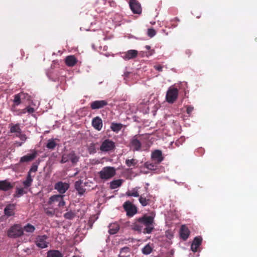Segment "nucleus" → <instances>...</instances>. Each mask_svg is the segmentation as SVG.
Returning a JSON list of instances; mask_svg holds the SVG:
<instances>
[{
  "instance_id": "nucleus-1",
  "label": "nucleus",
  "mask_w": 257,
  "mask_h": 257,
  "mask_svg": "<svg viewBox=\"0 0 257 257\" xmlns=\"http://www.w3.org/2000/svg\"><path fill=\"white\" fill-rule=\"evenodd\" d=\"M154 217L155 215H144L141 217L144 228L143 232L144 234L151 233L154 229Z\"/></svg>"
},
{
  "instance_id": "nucleus-2",
  "label": "nucleus",
  "mask_w": 257,
  "mask_h": 257,
  "mask_svg": "<svg viewBox=\"0 0 257 257\" xmlns=\"http://www.w3.org/2000/svg\"><path fill=\"white\" fill-rule=\"evenodd\" d=\"M98 177L102 181H107L116 174V169L113 167L106 166L102 168L97 173Z\"/></svg>"
},
{
  "instance_id": "nucleus-3",
  "label": "nucleus",
  "mask_w": 257,
  "mask_h": 257,
  "mask_svg": "<svg viewBox=\"0 0 257 257\" xmlns=\"http://www.w3.org/2000/svg\"><path fill=\"white\" fill-rule=\"evenodd\" d=\"M7 235L11 238H18L23 235V227L20 224H14L7 231Z\"/></svg>"
},
{
  "instance_id": "nucleus-4",
  "label": "nucleus",
  "mask_w": 257,
  "mask_h": 257,
  "mask_svg": "<svg viewBox=\"0 0 257 257\" xmlns=\"http://www.w3.org/2000/svg\"><path fill=\"white\" fill-rule=\"evenodd\" d=\"M79 160V157L76 155L74 151L69 153H64L62 156L61 163H65L70 161L73 164H76Z\"/></svg>"
},
{
  "instance_id": "nucleus-5",
  "label": "nucleus",
  "mask_w": 257,
  "mask_h": 257,
  "mask_svg": "<svg viewBox=\"0 0 257 257\" xmlns=\"http://www.w3.org/2000/svg\"><path fill=\"white\" fill-rule=\"evenodd\" d=\"M178 90L174 87H170L166 93V99L169 103H174L178 98Z\"/></svg>"
},
{
  "instance_id": "nucleus-6",
  "label": "nucleus",
  "mask_w": 257,
  "mask_h": 257,
  "mask_svg": "<svg viewBox=\"0 0 257 257\" xmlns=\"http://www.w3.org/2000/svg\"><path fill=\"white\" fill-rule=\"evenodd\" d=\"M115 143L109 139L105 140L101 144L100 150L102 152H107L112 151L115 148Z\"/></svg>"
},
{
  "instance_id": "nucleus-7",
  "label": "nucleus",
  "mask_w": 257,
  "mask_h": 257,
  "mask_svg": "<svg viewBox=\"0 0 257 257\" xmlns=\"http://www.w3.org/2000/svg\"><path fill=\"white\" fill-rule=\"evenodd\" d=\"M63 195L61 194L54 195L52 196L49 200L48 203L50 205H53L55 203H58V207H62L65 205V203L63 199Z\"/></svg>"
},
{
  "instance_id": "nucleus-8",
  "label": "nucleus",
  "mask_w": 257,
  "mask_h": 257,
  "mask_svg": "<svg viewBox=\"0 0 257 257\" xmlns=\"http://www.w3.org/2000/svg\"><path fill=\"white\" fill-rule=\"evenodd\" d=\"M123 206L128 216L132 217L137 213V208L129 201L125 202Z\"/></svg>"
},
{
  "instance_id": "nucleus-9",
  "label": "nucleus",
  "mask_w": 257,
  "mask_h": 257,
  "mask_svg": "<svg viewBox=\"0 0 257 257\" xmlns=\"http://www.w3.org/2000/svg\"><path fill=\"white\" fill-rule=\"evenodd\" d=\"M140 136H134L130 141V147L134 151H139L142 147V144L139 138Z\"/></svg>"
},
{
  "instance_id": "nucleus-10",
  "label": "nucleus",
  "mask_w": 257,
  "mask_h": 257,
  "mask_svg": "<svg viewBox=\"0 0 257 257\" xmlns=\"http://www.w3.org/2000/svg\"><path fill=\"white\" fill-rule=\"evenodd\" d=\"M70 185L66 182L59 181L54 185L55 189L57 190L60 194L65 193L69 188Z\"/></svg>"
},
{
  "instance_id": "nucleus-11",
  "label": "nucleus",
  "mask_w": 257,
  "mask_h": 257,
  "mask_svg": "<svg viewBox=\"0 0 257 257\" xmlns=\"http://www.w3.org/2000/svg\"><path fill=\"white\" fill-rule=\"evenodd\" d=\"M48 236L46 235H39L37 237L36 244L38 247L44 248L48 246L49 242L47 241Z\"/></svg>"
},
{
  "instance_id": "nucleus-12",
  "label": "nucleus",
  "mask_w": 257,
  "mask_h": 257,
  "mask_svg": "<svg viewBox=\"0 0 257 257\" xmlns=\"http://www.w3.org/2000/svg\"><path fill=\"white\" fill-rule=\"evenodd\" d=\"M151 159L155 164H159L163 161L164 158L161 151L156 150L152 153Z\"/></svg>"
},
{
  "instance_id": "nucleus-13",
  "label": "nucleus",
  "mask_w": 257,
  "mask_h": 257,
  "mask_svg": "<svg viewBox=\"0 0 257 257\" xmlns=\"http://www.w3.org/2000/svg\"><path fill=\"white\" fill-rule=\"evenodd\" d=\"M130 7L134 14H140L142 13V8L140 3L137 0H130Z\"/></svg>"
},
{
  "instance_id": "nucleus-14",
  "label": "nucleus",
  "mask_w": 257,
  "mask_h": 257,
  "mask_svg": "<svg viewBox=\"0 0 257 257\" xmlns=\"http://www.w3.org/2000/svg\"><path fill=\"white\" fill-rule=\"evenodd\" d=\"M108 104V102L105 100H95L90 103V107L92 109H98L103 108Z\"/></svg>"
},
{
  "instance_id": "nucleus-15",
  "label": "nucleus",
  "mask_w": 257,
  "mask_h": 257,
  "mask_svg": "<svg viewBox=\"0 0 257 257\" xmlns=\"http://www.w3.org/2000/svg\"><path fill=\"white\" fill-rule=\"evenodd\" d=\"M15 183H11L7 180L0 181V190L9 191L14 188Z\"/></svg>"
},
{
  "instance_id": "nucleus-16",
  "label": "nucleus",
  "mask_w": 257,
  "mask_h": 257,
  "mask_svg": "<svg viewBox=\"0 0 257 257\" xmlns=\"http://www.w3.org/2000/svg\"><path fill=\"white\" fill-rule=\"evenodd\" d=\"M78 59L74 55H69L65 59V63L68 67H73L76 65Z\"/></svg>"
},
{
  "instance_id": "nucleus-17",
  "label": "nucleus",
  "mask_w": 257,
  "mask_h": 257,
  "mask_svg": "<svg viewBox=\"0 0 257 257\" xmlns=\"http://www.w3.org/2000/svg\"><path fill=\"white\" fill-rule=\"evenodd\" d=\"M37 152L36 151H34L33 153L29 154L25 156H23L21 158L20 162L24 163V162H29L33 160L37 156Z\"/></svg>"
},
{
  "instance_id": "nucleus-18",
  "label": "nucleus",
  "mask_w": 257,
  "mask_h": 257,
  "mask_svg": "<svg viewBox=\"0 0 257 257\" xmlns=\"http://www.w3.org/2000/svg\"><path fill=\"white\" fill-rule=\"evenodd\" d=\"M180 235L181 238L186 240L190 235V230L185 225H182L180 229Z\"/></svg>"
},
{
  "instance_id": "nucleus-19",
  "label": "nucleus",
  "mask_w": 257,
  "mask_h": 257,
  "mask_svg": "<svg viewBox=\"0 0 257 257\" xmlns=\"http://www.w3.org/2000/svg\"><path fill=\"white\" fill-rule=\"evenodd\" d=\"M202 241V238L201 236H196L194 238L191 245V248L193 252H196L198 248L201 245Z\"/></svg>"
},
{
  "instance_id": "nucleus-20",
  "label": "nucleus",
  "mask_w": 257,
  "mask_h": 257,
  "mask_svg": "<svg viewBox=\"0 0 257 257\" xmlns=\"http://www.w3.org/2000/svg\"><path fill=\"white\" fill-rule=\"evenodd\" d=\"M138 52L136 50H130L124 53L122 56L123 59L125 60H128L131 59H134L137 57Z\"/></svg>"
},
{
  "instance_id": "nucleus-21",
  "label": "nucleus",
  "mask_w": 257,
  "mask_h": 257,
  "mask_svg": "<svg viewBox=\"0 0 257 257\" xmlns=\"http://www.w3.org/2000/svg\"><path fill=\"white\" fill-rule=\"evenodd\" d=\"M144 228L145 227L143 225L141 217L139 218L137 221L132 225V228L134 230L140 232L142 231L143 232Z\"/></svg>"
},
{
  "instance_id": "nucleus-22",
  "label": "nucleus",
  "mask_w": 257,
  "mask_h": 257,
  "mask_svg": "<svg viewBox=\"0 0 257 257\" xmlns=\"http://www.w3.org/2000/svg\"><path fill=\"white\" fill-rule=\"evenodd\" d=\"M92 125L96 130L100 131L102 127V119L99 116L93 118L92 121Z\"/></svg>"
},
{
  "instance_id": "nucleus-23",
  "label": "nucleus",
  "mask_w": 257,
  "mask_h": 257,
  "mask_svg": "<svg viewBox=\"0 0 257 257\" xmlns=\"http://www.w3.org/2000/svg\"><path fill=\"white\" fill-rule=\"evenodd\" d=\"M15 209V205L14 204H9L6 206L4 209V213L7 216H11L14 215V210Z\"/></svg>"
},
{
  "instance_id": "nucleus-24",
  "label": "nucleus",
  "mask_w": 257,
  "mask_h": 257,
  "mask_svg": "<svg viewBox=\"0 0 257 257\" xmlns=\"http://www.w3.org/2000/svg\"><path fill=\"white\" fill-rule=\"evenodd\" d=\"M109 230L108 232L110 234H114L116 233L119 230L120 226L118 223L114 222L110 223L108 226Z\"/></svg>"
},
{
  "instance_id": "nucleus-25",
  "label": "nucleus",
  "mask_w": 257,
  "mask_h": 257,
  "mask_svg": "<svg viewBox=\"0 0 257 257\" xmlns=\"http://www.w3.org/2000/svg\"><path fill=\"white\" fill-rule=\"evenodd\" d=\"M9 128L10 129V133H17L16 134H19L22 133V130L20 128V125L19 123L10 124Z\"/></svg>"
},
{
  "instance_id": "nucleus-26",
  "label": "nucleus",
  "mask_w": 257,
  "mask_h": 257,
  "mask_svg": "<svg viewBox=\"0 0 257 257\" xmlns=\"http://www.w3.org/2000/svg\"><path fill=\"white\" fill-rule=\"evenodd\" d=\"M82 184V182L81 180L76 181L75 183V188L80 195H83L85 192V189L83 188Z\"/></svg>"
},
{
  "instance_id": "nucleus-27",
  "label": "nucleus",
  "mask_w": 257,
  "mask_h": 257,
  "mask_svg": "<svg viewBox=\"0 0 257 257\" xmlns=\"http://www.w3.org/2000/svg\"><path fill=\"white\" fill-rule=\"evenodd\" d=\"M47 257H63V254L58 250H50L47 252Z\"/></svg>"
},
{
  "instance_id": "nucleus-28",
  "label": "nucleus",
  "mask_w": 257,
  "mask_h": 257,
  "mask_svg": "<svg viewBox=\"0 0 257 257\" xmlns=\"http://www.w3.org/2000/svg\"><path fill=\"white\" fill-rule=\"evenodd\" d=\"M123 182V180L122 179L113 180L110 183V188L111 189H115L120 187L122 185Z\"/></svg>"
},
{
  "instance_id": "nucleus-29",
  "label": "nucleus",
  "mask_w": 257,
  "mask_h": 257,
  "mask_svg": "<svg viewBox=\"0 0 257 257\" xmlns=\"http://www.w3.org/2000/svg\"><path fill=\"white\" fill-rule=\"evenodd\" d=\"M33 182V179L30 173H28L26 180L23 181V184L24 186V188H27L32 185Z\"/></svg>"
},
{
  "instance_id": "nucleus-30",
  "label": "nucleus",
  "mask_w": 257,
  "mask_h": 257,
  "mask_svg": "<svg viewBox=\"0 0 257 257\" xmlns=\"http://www.w3.org/2000/svg\"><path fill=\"white\" fill-rule=\"evenodd\" d=\"M138 187H136L133 188L131 191H128L126 192V195L127 196H134V197H139L140 196L139 193L138 192Z\"/></svg>"
},
{
  "instance_id": "nucleus-31",
  "label": "nucleus",
  "mask_w": 257,
  "mask_h": 257,
  "mask_svg": "<svg viewBox=\"0 0 257 257\" xmlns=\"http://www.w3.org/2000/svg\"><path fill=\"white\" fill-rule=\"evenodd\" d=\"M23 232L25 231L27 233H33L35 230V227L33 225L28 223L23 227Z\"/></svg>"
},
{
  "instance_id": "nucleus-32",
  "label": "nucleus",
  "mask_w": 257,
  "mask_h": 257,
  "mask_svg": "<svg viewBox=\"0 0 257 257\" xmlns=\"http://www.w3.org/2000/svg\"><path fill=\"white\" fill-rule=\"evenodd\" d=\"M139 197V202L143 206H146L149 204L150 202V199L149 198L144 197L143 195H141ZM148 197H149L148 196Z\"/></svg>"
},
{
  "instance_id": "nucleus-33",
  "label": "nucleus",
  "mask_w": 257,
  "mask_h": 257,
  "mask_svg": "<svg viewBox=\"0 0 257 257\" xmlns=\"http://www.w3.org/2000/svg\"><path fill=\"white\" fill-rule=\"evenodd\" d=\"M122 127V124L121 123H117L112 122L111 124L110 128L111 130L114 132H118Z\"/></svg>"
},
{
  "instance_id": "nucleus-34",
  "label": "nucleus",
  "mask_w": 257,
  "mask_h": 257,
  "mask_svg": "<svg viewBox=\"0 0 257 257\" xmlns=\"http://www.w3.org/2000/svg\"><path fill=\"white\" fill-rule=\"evenodd\" d=\"M153 248L149 244L146 245L142 249V253L146 255L150 254Z\"/></svg>"
},
{
  "instance_id": "nucleus-35",
  "label": "nucleus",
  "mask_w": 257,
  "mask_h": 257,
  "mask_svg": "<svg viewBox=\"0 0 257 257\" xmlns=\"http://www.w3.org/2000/svg\"><path fill=\"white\" fill-rule=\"evenodd\" d=\"M27 193V191L24 190L23 188H17L14 196L16 197H20L23 194Z\"/></svg>"
},
{
  "instance_id": "nucleus-36",
  "label": "nucleus",
  "mask_w": 257,
  "mask_h": 257,
  "mask_svg": "<svg viewBox=\"0 0 257 257\" xmlns=\"http://www.w3.org/2000/svg\"><path fill=\"white\" fill-rule=\"evenodd\" d=\"M138 163V161L136 159H126L125 160V164L127 167H135Z\"/></svg>"
},
{
  "instance_id": "nucleus-37",
  "label": "nucleus",
  "mask_w": 257,
  "mask_h": 257,
  "mask_svg": "<svg viewBox=\"0 0 257 257\" xmlns=\"http://www.w3.org/2000/svg\"><path fill=\"white\" fill-rule=\"evenodd\" d=\"M57 144L54 140H49L46 145V147L50 150H54Z\"/></svg>"
},
{
  "instance_id": "nucleus-38",
  "label": "nucleus",
  "mask_w": 257,
  "mask_h": 257,
  "mask_svg": "<svg viewBox=\"0 0 257 257\" xmlns=\"http://www.w3.org/2000/svg\"><path fill=\"white\" fill-rule=\"evenodd\" d=\"M157 164L155 163H150L149 162H147L145 164V166L146 168L151 170H155L157 167Z\"/></svg>"
},
{
  "instance_id": "nucleus-39",
  "label": "nucleus",
  "mask_w": 257,
  "mask_h": 257,
  "mask_svg": "<svg viewBox=\"0 0 257 257\" xmlns=\"http://www.w3.org/2000/svg\"><path fill=\"white\" fill-rule=\"evenodd\" d=\"M75 215L76 214L74 212L70 211L65 213L64 214V217L67 219H72L75 217Z\"/></svg>"
},
{
  "instance_id": "nucleus-40",
  "label": "nucleus",
  "mask_w": 257,
  "mask_h": 257,
  "mask_svg": "<svg viewBox=\"0 0 257 257\" xmlns=\"http://www.w3.org/2000/svg\"><path fill=\"white\" fill-rule=\"evenodd\" d=\"M88 151L90 154H94L96 152L95 145L94 143H91L88 147Z\"/></svg>"
},
{
  "instance_id": "nucleus-41",
  "label": "nucleus",
  "mask_w": 257,
  "mask_h": 257,
  "mask_svg": "<svg viewBox=\"0 0 257 257\" xmlns=\"http://www.w3.org/2000/svg\"><path fill=\"white\" fill-rule=\"evenodd\" d=\"M39 163H34L31 166L28 173L31 174V172H36L37 171Z\"/></svg>"
},
{
  "instance_id": "nucleus-42",
  "label": "nucleus",
  "mask_w": 257,
  "mask_h": 257,
  "mask_svg": "<svg viewBox=\"0 0 257 257\" xmlns=\"http://www.w3.org/2000/svg\"><path fill=\"white\" fill-rule=\"evenodd\" d=\"M14 102L16 105H18L21 103V97L19 94L15 95Z\"/></svg>"
},
{
  "instance_id": "nucleus-43",
  "label": "nucleus",
  "mask_w": 257,
  "mask_h": 257,
  "mask_svg": "<svg viewBox=\"0 0 257 257\" xmlns=\"http://www.w3.org/2000/svg\"><path fill=\"white\" fill-rule=\"evenodd\" d=\"M147 34L150 38H152L156 35V32L154 29L150 28L148 30Z\"/></svg>"
},
{
  "instance_id": "nucleus-44",
  "label": "nucleus",
  "mask_w": 257,
  "mask_h": 257,
  "mask_svg": "<svg viewBox=\"0 0 257 257\" xmlns=\"http://www.w3.org/2000/svg\"><path fill=\"white\" fill-rule=\"evenodd\" d=\"M16 137L19 138L21 139V140L23 141L22 142L23 143L25 142L27 139L26 135L25 134H22V133L21 134H16Z\"/></svg>"
},
{
  "instance_id": "nucleus-45",
  "label": "nucleus",
  "mask_w": 257,
  "mask_h": 257,
  "mask_svg": "<svg viewBox=\"0 0 257 257\" xmlns=\"http://www.w3.org/2000/svg\"><path fill=\"white\" fill-rule=\"evenodd\" d=\"M194 109V107L192 106H187V109H186V111H187V113L189 114H191V112L193 111Z\"/></svg>"
},
{
  "instance_id": "nucleus-46",
  "label": "nucleus",
  "mask_w": 257,
  "mask_h": 257,
  "mask_svg": "<svg viewBox=\"0 0 257 257\" xmlns=\"http://www.w3.org/2000/svg\"><path fill=\"white\" fill-rule=\"evenodd\" d=\"M26 109H27V112H28L29 113H33L35 111V110L34 108L30 107V106L27 107Z\"/></svg>"
},
{
  "instance_id": "nucleus-47",
  "label": "nucleus",
  "mask_w": 257,
  "mask_h": 257,
  "mask_svg": "<svg viewBox=\"0 0 257 257\" xmlns=\"http://www.w3.org/2000/svg\"><path fill=\"white\" fill-rule=\"evenodd\" d=\"M154 68L159 72H162L163 71V67L160 65H155Z\"/></svg>"
},
{
  "instance_id": "nucleus-48",
  "label": "nucleus",
  "mask_w": 257,
  "mask_h": 257,
  "mask_svg": "<svg viewBox=\"0 0 257 257\" xmlns=\"http://www.w3.org/2000/svg\"><path fill=\"white\" fill-rule=\"evenodd\" d=\"M23 144V142H16L15 143V145H17L18 147L21 146L22 144Z\"/></svg>"
},
{
  "instance_id": "nucleus-49",
  "label": "nucleus",
  "mask_w": 257,
  "mask_h": 257,
  "mask_svg": "<svg viewBox=\"0 0 257 257\" xmlns=\"http://www.w3.org/2000/svg\"><path fill=\"white\" fill-rule=\"evenodd\" d=\"M27 112L26 107L23 109H22L20 112L21 114H24Z\"/></svg>"
},
{
  "instance_id": "nucleus-50",
  "label": "nucleus",
  "mask_w": 257,
  "mask_h": 257,
  "mask_svg": "<svg viewBox=\"0 0 257 257\" xmlns=\"http://www.w3.org/2000/svg\"><path fill=\"white\" fill-rule=\"evenodd\" d=\"M145 48L147 49V50H150L151 49V47L149 45H146L145 46Z\"/></svg>"
},
{
  "instance_id": "nucleus-51",
  "label": "nucleus",
  "mask_w": 257,
  "mask_h": 257,
  "mask_svg": "<svg viewBox=\"0 0 257 257\" xmlns=\"http://www.w3.org/2000/svg\"><path fill=\"white\" fill-rule=\"evenodd\" d=\"M124 249H127H127H128V247H123V248H122L121 249V250H124Z\"/></svg>"
},
{
  "instance_id": "nucleus-52",
  "label": "nucleus",
  "mask_w": 257,
  "mask_h": 257,
  "mask_svg": "<svg viewBox=\"0 0 257 257\" xmlns=\"http://www.w3.org/2000/svg\"><path fill=\"white\" fill-rule=\"evenodd\" d=\"M154 52V50H152V51L150 52V55H152Z\"/></svg>"
},
{
  "instance_id": "nucleus-53",
  "label": "nucleus",
  "mask_w": 257,
  "mask_h": 257,
  "mask_svg": "<svg viewBox=\"0 0 257 257\" xmlns=\"http://www.w3.org/2000/svg\"><path fill=\"white\" fill-rule=\"evenodd\" d=\"M255 40V41H257V38H256Z\"/></svg>"
}]
</instances>
